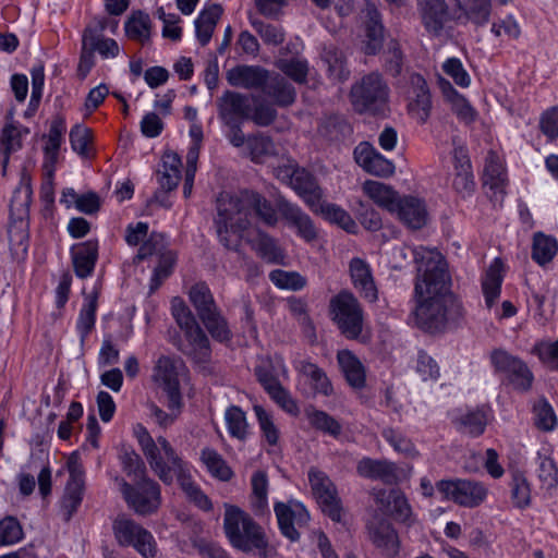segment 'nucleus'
Segmentation results:
<instances>
[{
    "mask_svg": "<svg viewBox=\"0 0 558 558\" xmlns=\"http://www.w3.org/2000/svg\"><path fill=\"white\" fill-rule=\"evenodd\" d=\"M416 277L414 283L416 325L428 332L458 328L465 311L460 299L451 291V277L445 257L435 250L414 251Z\"/></svg>",
    "mask_w": 558,
    "mask_h": 558,
    "instance_id": "f257e3e1",
    "label": "nucleus"
},
{
    "mask_svg": "<svg viewBox=\"0 0 558 558\" xmlns=\"http://www.w3.org/2000/svg\"><path fill=\"white\" fill-rule=\"evenodd\" d=\"M278 208L262 194L243 190L238 195L221 194L217 199L215 226L219 242L228 250L238 252L241 233L251 226L254 214L267 227L278 223Z\"/></svg>",
    "mask_w": 558,
    "mask_h": 558,
    "instance_id": "f03ea898",
    "label": "nucleus"
},
{
    "mask_svg": "<svg viewBox=\"0 0 558 558\" xmlns=\"http://www.w3.org/2000/svg\"><path fill=\"white\" fill-rule=\"evenodd\" d=\"M223 529L230 544L244 553L258 551L267 558L268 539L263 527L236 506L226 505Z\"/></svg>",
    "mask_w": 558,
    "mask_h": 558,
    "instance_id": "7ed1b4c3",
    "label": "nucleus"
},
{
    "mask_svg": "<svg viewBox=\"0 0 558 558\" xmlns=\"http://www.w3.org/2000/svg\"><path fill=\"white\" fill-rule=\"evenodd\" d=\"M349 97L357 113L377 114L388 102L389 86L380 73L371 72L351 86Z\"/></svg>",
    "mask_w": 558,
    "mask_h": 558,
    "instance_id": "20e7f679",
    "label": "nucleus"
},
{
    "mask_svg": "<svg viewBox=\"0 0 558 558\" xmlns=\"http://www.w3.org/2000/svg\"><path fill=\"white\" fill-rule=\"evenodd\" d=\"M332 322L348 339H356L362 332L364 314L359 300L348 290L340 291L329 302Z\"/></svg>",
    "mask_w": 558,
    "mask_h": 558,
    "instance_id": "39448f33",
    "label": "nucleus"
},
{
    "mask_svg": "<svg viewBox=\"0 0 558 558\" xmlns=\"http://www.w3.org/2000/svg\"><path fill=\"white\" fill-rule=\"evenodd\" d=\"M120 489L128 506L140 515L155 513L161 505L160 486L148 476L133 481V484L121 480Z\"/></svg>",
    "mask_w": 558,
    "mask_h": 558,
    "instance_id": "423d86ee",
    "label": "nucleus"
},
{
    "mask_svg": "<svg viewBox=\"0 0 558 558\" xmlns=\"http://www.w3.org/2000/svg\"><path fill=\"white\" fill-rule=\"evenodd\" d=\"M444 499L464 508L478 507L487 497V487L477 481L465 478L440 480L435 485Z\"/></svg>",
    "mask_w": 558,
    "mask_h": 558,
    "instance_id": "0eeeda50",
    "label": "nucleus"
},
{
    "mask_svg": "<svg viewBox=\"0 0 558 558\" xmlns=\"http://www.w3.org/2000/svg\"><path fill=\"white\" fill-rule=\"evenodd\" d=\"M32 201V190L27 186L24 190L14 192L10 204L11 222L8 229L10 244L13 246H23L25 251L28 244V218L29 205Z\"/></svg>",
    "mask_w": 558,
    "mask_h": 558,
    "instance_id": "6e6552de",
    "label": "nucleus"
},
{
    "mask_svg": "<svg viewBox=\"0 0 558 558\" xmlns=\"http://www.w3.org/2000/svg\"><path fill=\"white\" fill-rule=\"evenodd\" d=\"M69 480L65 485L64 494L60 501V514L62 520L69 522L77 511L83 501L84 495V469L80 462L77 452H73L68 460Z\"/></svg>",
    "mask_w": 558,
    "mask_h": 558,
    "instance_id": "1a4fd4ad",
    "label": "nucleus"
},
{
    "mask_svg": "<svg viewBox=\"0 0 558 558\" xmlns=\"http://www.w3.org/2000/svg\"><path fill=\"white\" fill-rule=\"evenodd\" d=\"M308 481L312 493L322 508V511L333 522H341V501L328 475L317 468H311L308 471Z\"/></svg>",
    "mask_w": 558,
    "mask_h": 558,
    "instance_id": "9d476101",
    "label": "nucleus"
},
{
    "mask_svg": "<svg viewBox=\"0 0 558 558\" xmlns=\"http://www.w3.org/2000/svg\"><path fill=\"white\" fill-rule=\"evenodd\" d=\"M490 362L495 371L505 374L515 389L526 391L531 388L533 374L521 359L502 349H496L490 354Z\"/></svg>",
    "mask_w": 558,
    "mask_h": 558,
    "instance_id": "9b49d317",
    "label": "nucleus"
},
{
    "mask_svg": "<svg viewBox=\"0 0 558 558\" xmlns=\"http://www.w3.org/2000/svg\"><path fill=\"white\" fill-rule=\"evenodd\" d=\"M281 534L291 542L300 539L299 529L308 524L310 513L306 508L298 501L290 504L276 502L274 507Z\"/></svg>",
    "mask_w": 558,
    "mask_h": 558,
    "instance_id": "f8f14e48",
    "label": "nucleus"
},
{
    "mask_svg": "<svg viewBox=\"0 0 558 558\" xmlns=\"http://www.w3.org/2000/svg\"><path fill=\"white\" fill-rule=\"evenodd\" d=\"M172 340L177 349L195 364H206L211 357L210 341L201 326L183 331Z\"/></svg>",
    "mask_w": 558,
    "mask_h": 558,
    "instance_id": "ddd939ff",
    "label": "nucleus"
},
{
    "mask_svg": "<svg viewBox=\"0 0 558 558\" xmlns=\"http://www.w3.org/2000/svg\"><path fill=\"white\" fill-rule=\"evenodd\" d=\"M180 366H183V362L180 359H172L166 355L160 356L156 364V372L162 380V389L167 395V407L169 410H179L182 407V396L178 379Z\"/></svg>",
    "mask_w": 558,
    "mask_h": 558,
    "instance_id": "4468645a",
    "label": "nucleus"
},
{
    "mask_svg": "<svg viewBox=\"0 0 558 558\" xmlns=\"http://www.w3.org/2000/svg\"><path fill=\"white\" fill-rule=\"evenodd\" d=\"M276 207L287 225L293 228L302 240L313 242L317 239L318 233L314 221L301 207L284 197L277 199Z\"/></svg>",
    "mask_w": 558,
    "mask_h": 558,
    "instance_id": "2eb2a0df",
    "label": "nucleus"
},
{
    "mask_svg": "<svg viewBox=\"0 0 558 558\" xmlns=\"http://www.w3.org/2000/svg\"><path fill=\"white\" fill-rule=\"evenodd\" d=\"M417 12L425 31L439 36L447 22L453 20L446 0H416Z\"/></svg>",
    "mask_w": 558,
    "mask_h": 558,
    "instance_id": "dca6fc26",
    "label": "nucleus"
},
{
    "mask_svg": "<svg viewBox=\"0 0 558 558\" xmlns=\"http://www.w3.org/2000/svg\"><path fill=\"white\" fill-rule=\"evenodd\" d=\"M376 502L380 510L393 520L408 525L413 523L411 506L401 490L395 488L389 492L379 490Z\"/></svg>",
    "mask_w": 558,
    "mask_h": 558,
    "instance_id": "f3484780",
    "label": "nucleus"
},
{
    "mask_svg": "<svg viewBox=\"0 0 558 558\" xmlns=\"http://www.w3.org/2000/svg\"><path fill=\"white\" fill-rule=\"evenodd\" d=\"M218 117L222 123L248 120L250 99L233 90H226L217 99Z\"/></svg>",
    "mask_w": 558,
    "mask_h": 558,
    "instance_id": "a211bd4d",
    "label": "nucleus"
},
{
    "mask_svg": "<svg viewBox=\"0 0 558 558\" xmlns=\"http://www.w3.org/2000/svg\"><path fill=\"white\" fill-rule=\"evenodd\" d=\"M353 155L356 163L373 175L389 177L395 171L393 163L380 155L369 143L359 144Z\"/></svg>",
    "mask_w": 558,
    "mask_h": 558,
    "instance_id": "6ab92c4d",
    "label": "nucleus"
},
{
    "mask_svg": "<svg viewBox=\"0 0 558 558\" xmlns=\"http://www.w3.org/2000/svg\"><path fill=\"white\" fill-rule=\"evenodd\" d=\"M352 284L360 296L369 303L378 299V290L373 278L371 266L362 258L354 257L349 263Z\"/></svg>",
    "mask_w": 558,
    "mask_h": 558,
    "instance_id": "aec40b11",
    "label": "nucleus"
},
{
    "mask_svg": "<svg viewBox=\"0 0 558 558\" xmlns=\"http://www.w3.org/2000/svg\"><path fill=\"white\" fill-rule=\"evenodd\" d=\"M137 439L150 469L156 473V475L163 484L171 485L173 482L171 468L163 461L160 453V448L156 441L143 427H141V430L137 434Z\"/></svg>",
    "mask_w": 558,
    "mask_h": 558,
    "instance_id": "412c9836",
    "label": "nucleus"
},
{
    "mask_svg": "<svg viewBox=\"0 0 558 558\" xmlns=\"http://www.w3.org/2000/svg\"><path fill=\"white\" fill-rule=\"evenodd\" d=\"M269 71L259 65H236L227 72V81L231 86L245 89H263L267 83Z\"/></svg>",
    "mask_w": 558,
    "mask_h": 558,
    "instance_id": "4be33fe9",
    "label": "nucleus"
},
{
    "mask_svg": "<svg viewBox=\"0 0 558 558\" xmlns=\"http://www.w3.org/2000/svg\"><path fill=\"white\" fill-rule=\"evenodd\" d=\"M395 213L410 229L417 230L427 223L428 213L425 203L417 197H401L395 208Z\"/></svg>",
    "mask_w": 558,
    "mask_h": 558,
    "instance_id": "5701e85b",
    "label": "nucleus"
},
{
    "mask_svg": "<svg viewBox=\"0 0 558 558\" xmlns=\"http://www.w3.org/2000/svg\"><path fill=\"white\" fill-rule=\"evenodd\" d=\"M356 472L362 477L379 480L389 485L398 481V468L396 463L387 460H376L365 457L357 462Z\"/></svg>",
    "mask_w": 558,
    "mask_h": 558,
    "instance_id": "b1692460",
    "label": "nucleus"
},
{
    "mask_svg": "<svg viewBox=\"0 0 558 558\" xmlns=\"http://www.w3.org/2000/svg\"><path fill=\"white\" fill-rule=\"evenodd\" d=\"M413 99L409 104V112L420 123H425L429 117L432 100L426 81L420 74L411 76Z\"/></svg>",
    "mask_w": 558,
    "mask_h": 558,
    "instance_id": "393cba45",
    "label": "nucleus"
},
{
    "mask_svg": "<svg viewBox=\"0 0 558 558\" xmlns=\"http://www.w3.org/2000/svg\"><path fill=\"white\" fill-rule=\"evenodd\" d=\"M295 193L304 201L308 208L315 209L323 199L324 193L315 177L304 168L296 170L290 185Z\"/></svg>",
    "mask_w": 558,
    "mask_h": 558,
    "instance_id": "a878e982",
    "label": "nucleus"
},
{
    "mask_svg": "<svg viewBox=\"0 0 558 558\" xmlns=\"http://www.w3.org/2000/svg\"><path fill=\"white\" fill-rule=\"evenodd\" d=\"M98 259V242L86 241L72 248V260L75 275L78 278L89 277Z\"/></svg>",
    "mask_w": 558,
    "mask_h": 558,
    "instance_id": "bb28decb",
    "label": "nucleus"
},
{
    "mask_svg": "<svg viewBox=\"0 0 558 558\" xmlns=\"http://www.w3.org/2000/svg\"><path fill=\"white\" fill-rule=\"evenodd\" d=\"M337 361L347 383L354 389H362L366 385L365 367L359 357L349 350H341Z\"/></svg>",
    "mask_w": 558,
    "mask_h": 558,
    "instance_id": "cd10ccee",
    "label": "nucleus"
},
{
    "mask_svg": "<svg viewBox=\"0 0 558 558\" xmlns=\"http://www.w3.org/2000/svg\"><path fill=\"white\" fill-rule=\"evenodd\" d=\"M263 92L272 100L274 105L279 107H289L294 104L296 98L294 86L279 74L272 77L268 74Z\"/></svg>",
    "mask_w": 558,
    "mask_h": 558,
    "instance_id": "c85d7f7f",
    "label": "nucleus"
},
{
    "mask_svg": "<svg viewBox=\"0 0 558 558\" xmlns=\"http://www.w3.org/2000/svg\"><path fill=\"white\" fill-rule=\"evenodd\" d=\"M371 538L386 557L395 558L399 554L400 542L398 533L390 523L386 521L378 522L371 530Z\"/></svg>",
    "mask_w": 558,
    "mask_h": 558,
    "instance_id": "c756f323",
    "label": "nucleus"
},
{
    "mask_svg": "<svg viewBox=\"0 0 558 558\" xmlns=\"http://www.w3.org/2000/svg\"><path fill=\"white\" fill-rule=\"evenodd\" d=\"M506 182V172L498 155L489 150L485 158L483 185L488 187L496 195L498 193H505Z\"/></svg>",
    "mask_w": 558,
    "mask_h": 558,
    "instance_id": "7c9ffc66",
    "label": "nucleus"
},
{
    "mask_svg": "<svg viewBox=\"0 0 558 558\" xmlns=\"http://www.w3.org/2000/svg\"><path fill=\"white\" fill-rule=\"evenodd\" d=\"M295 369L310 381L315 393L325 397L332 395V385L325 371L317 364L303 360L298 362Z\"/></svg>",
    "mask_w": 558,
    "mask_h": 558,
    "instance_id": "2f4dec72",
    "label": "nucleus"
},
{
    "mask_svg": "<svg viewBox=\"0 0 558 558\" xmlns=\"http://www.w3.org/2000/svg\"><path fill=\"white\" fill-rule=\"evenodd\" d=\"M222 12V7L218 3H214L204 9L195 20V33L202 46H206L210 41Z\"/></svg>",
    "mask_w": 558,
    "mask_h": 558,
    "instance_id": "473e14b6",
    "label": "nucleus"
},
{
    "mask_svg": "<svg viewBox=\"0 0 558 558\" xmlns=\"http://www.w3.org/2000/svg\"><path fill=\"white\" fill-rule=\"evenodd\" d=\"M363 192L378 206L395 213V208L400 201V196L396 191L385 183L367 180L363 184Z\"/></svg>",
    "mask_w": 558,
    "mask_h": 558,
    "instance_id": "72a5a7b5",
    "label": "nucleus"
},
{
    "mask_svg": "<svg viewBox=\"0 0 558 558\" xmlns=\"http://www.w3.org/2000/svg\"><path fill=\"white\" fill-rule=\"evenodd\" d=\"M322 60L327 65L329 77L336 82L343 83L350 77V70L347 66L344 53L335 46H327L322 51Z\"/></svg>",
    "mask_w": 558,
    "mask_h": 558,
    "instance_id": "f704fd0d",
    "label": "nucleus"
},
{
    "mask_svg": "<svg viewBox=\"0 0 558 558\" xmlns=\"http://www.w3.org/2000/svg\"><path fill=\"white\" fill-rule=\"evenodd\" d=\"M181 158L175 153H166L162 157L161 168L158 170V182L165 192L177 189L181 179Z\"/></svg>",
    "mask_w": 558,
    "mask_h": 558,
    "instance_id": "c9c22d12",
    "label": "nucleus"
},
{
    "mask_svg": "<svg viewBox=\"0 0 558 558\" xmlns=\"http://www.w3.org/2000/svg\"><path fill=\"white\" fill-rule=\"evenodd\" d=\"M312 211L322 214L326 220L339 226L349 233L354 234L357 232V225L350 214L336 204L325 203L322 199L319 205L316 206L315 209H312Z\"/></svg>",
    "mask_w": 558,
    "mask_h": 558,
    "instance_id": "e433bc0d",
    "label": "nucleus"
},
{
    "mask_svg": "<svg viewBox=\"0 0 558 558\" xmlns=\"http://www.w3.org/2000/svg\"><path fill=\"white\" fill-rule=\"evenodd\" d=\"M252 495L251 508L255 515H263L268 512V477L266 472L256 471L251 478Z\"/></svg>",
    "mask_w": 558,
    "mask_h": 558,
    "instance_id": "4c0bfd02",
    "label": "nucleus"
},
{
    "mask_svg": "<svg viewBox=\"0 0 558 558\" xmlns=\"http://www.w3.org/2000/svg\"><path fill=\"white\" fill-rule=\"evenodd\" d=\"M558 251V243L554 236L537 232L533 236L532 259L539 266L550 263Z\"/></svg>",
    "mask_w": 558,
    "mask_h": 558,
    "instance_id": "58836bf2",
    "label": "nucleus"
},
{
    "mask_svg": "<svg viewBox=\"0 0 558 558\" xmlns=\"http://www.w3.org/2000/svg\"><path fill=\"white\" fill-rule=\"evenodd\" d=\"M189 295L199 319L219 310L209 287L205 282L194 284Z\"/></svg>",
    "mask_w": 558,
    "mask_h": 558,
    "instance_id": "ea45409f",
    "label": "nucleus"
},
{
    "mask_svg": "<svg viewBox=\"0 0 558 558\" xmlns=\"http://www.w3.org/2000/svg\"><path fill=\"white\" fill-rule=\"evenodd\" d=\"M150 27L149 15L141 10L133 12L124 25L126 36L143 44L150 38Z\"/></svg>",
    "mask_w": 558,
    "mask_h": 558,
    "instance_id": "a19ab883",
    "label": "nucleus"
},
{
    "mask_svg": "<svg viewBox=\"0 0 558 558\" xmlns=\"http://www.w3.org/2000/svg\"><path fill=\"white\" fill-rule=\"evenodd\" d=\"M305 415L312 427L337 438L341 432V424L327 412L311 407L305 410Z\"/></svg>",
    "mask_w": 558,
    "mask_h": 558,
    "instance_id": "79ce46f5",
    "label": "nucleus"
},
{
    "mask_svg": "<svg viewBox=\"0 0 558 558\" xmlns=\"http://www.w3.org/2000/svg\"><path fill=\"white\" fill-rule=\"evenodd\" d=\"M228 432L231 437L244 441L248 436V424L245 412L238 405H230L225 413Z\"/></svg>",
    "mask_w": 558,
    "mask_h": 558,
    "instance_id": "37998d69",
    "label": "nucleus"
},
{
    "mask_svg": "<svg viewBox=\"0 0 558 558\" xmlns=\"http://www.w3.org/2000/svg\"><path fill=\"white\" fill-rule=\"evenodd\" d=\"M319 133L330 142H339L352 134V126L343 117L331 116L322 123Z\"/></svg>",
    "mask_w": 558,
    "mask_h": 558,
    "instance_id": "c03bdc74",
    "label": "nucleus"
},
{
    "mask_svg": "<svg viewBox=\"0 0 558 558\" xmlns=\"http://www.w3.org/2000/svg\"><path fill=\"white\" fill-rule=\"evenodd\" d=\"M250 24L258 34L265 45L280 46L286 39V32L281 26L266 23L256 16H250Z\"/></svg>",
    "mask_w": 558,
    "mask_h": 558,
    "instance_id": "a18cd8bd",
    "label": "nucleus"
},
{
    "mask_svg": "<svg viewBox=\"0 0 558 558\" xmlns=\"http://www.w3.org/2000/svg\"><path fill=\"white\" fill-rule=\"evenodd\" d=\"M511 500L518 509H525L531 505V485L521 471H514L510 483Z\"/></svg>",
    "mask_w": 558,
    "mask_h": 558,
    "instance_id": "49530a36",
    "label": "nucleus"
},
{
    "mask_svg": "<svg viewBox=\"0 0 558 558\" xmlns=\"http://www.w3.org/2000/svg\"><path fill=\"white\" fill-rule=\"evenodd\" d=\"M98 293L94 291L86 296V302L83 305L77 319V331L81 336V341L84 342L88 333L92 331L96 320Z\"/></svg>",
    "mask_w": 558,
    "mask_h": 558,
    "instance_id": "de8ad7c7",
    "label": "nucleus"
},
{
    "mask_svg": "<svg viewBox=\"0 0 558 558\" xmlns=\"http://www.w3.org/2000/svg\"><path fill=\"white\" fill-rule=\"evenodd\" d=\"M247 148L252 161L256 163L264 162L265 158L274 156L276 154V146L271 137L262 133L250 135L247 137Z\"/></svg>",
    "mask_w": 558,
    "mask_h": 558,
    "instance_id": "09e8293b",
    "label": "nucleus"
},
{
    "mask_svg": "<svg viewBox=\"0 0 558 558\" xmlns=\"http://www.w3.org/2000/svg\"><path fill=\"white\" fill-rule=\"evenodd\" d=\"M538 480L541 482V488L547 494L551 495L558 486V468L555 461L546 456L538 453Z\"/></svg>",
    "mask_w": 558,
    "mask_h": 558,
    "instance_id": "8fccbe9b",
    "label": "nucleus"
},
{
    "mask_svg": "<svg viewBox=\"0 0 558 558\" xmlns=\"http://www.w3.org/2000/svg\"><path fill=\"white\" fill-rule=\"evenodd\" d=\"M178 483L185 493L187 499L203 511H210L213 504L208 496L192 480L190 471L180 476Z\"/></svg>",
    "mask_w": 558,
    "mask_h": 558,
    "instance_id": "3c124183",
    "label": "nucleus"
},
{
    "mask_svg": "<svg viewBox=\"0 0 558 558\" xmlns=\"http://www.w3.org/2000/svg\"><path fill=\"white\" fill-rule=\"evenodd\" d=\"M112 527L114 536L121 546L133 545L142 532L145 531V529H143L135 521L126 518H118L113 522Z\"/></svg>",
    "mask_w": 558,
    "mask_h": 558,
    "instance_id": "603ef678",
    "label": "nucleus"
},
{
    "mask_svg": "<svg viewBox=\"0 0 558 558\" xmlns=\"http://www.w3.org/2000/svg\"><path fill=\"white\" fill-rule=\"evenodd\" d=\"M201 459L213 476L221 481H229L232 477V470L215 449L204 448L201 452Z\"/></svg>",
    "mask_w": 558,
    "mask_h": 558,
    "instance_id": "864d4df0",
    "label": "nucleus"
},
{
    "mask_svg": "<svg viewBox=\"0 0 558 558\" xmlns=\"http://www.w3.org/2000/svg\"><path fill=\"white\" fill-rule=\"evenodd\" d=\"M254 248L263 259L270 264H279L283 259L282 250L278 246L276 240L260 230L257 232Z\"/></svg>",
    "mask_w": 558,
    "mask_h": 558,
    "instance_id": "5fc2aeb1",
    "label": "nucleus"
},
{
    "mask_svg": "<svg viewBox=\"0 0 558 558\" xmlns=\"http://www.w3.org/2000/svg\"><path fill=\"white\" fill-rule=\"evenodd\" d=\"M175 262L177 255L172 251L162 253L159 256L158 265L155 267L150 279V293H154L162 284V282L172 274Z\"/></svg>",
    "mask_w": 558,
    "mask_h": 558,
    "instance_id": "6e6d98bb",
    "label": "nucleus"
},
{
    "mask_svg": "<svg viewBox=\"0 0 558 558\" xmlns=\"http://www.w3.org/2000/svg\"><path fill=\"white\" fill-rule=\"evenodd\" d=\"M254 413L256 415L263 437L269 446H276L279 441V429L274 422L272 414L266 411L262 405L254 404Z\"/></svg>",
    "mask_w": 558,
    "mask_h": 558,
    "instance_id": "4d7b16f0",
    "label": "nucleus"
},
{
    "mask_svg": "<svg viewBox=\"0 0 558 558\" xmlns=\"http://www.w3.org/2000/svg\"><path fill=\"white\" fill-rule=\"evenodd\" d=\"M204 326L213 337L218 342H227L231 339L232 333L228 327V323L225 317L221 315L220 311H216L205 317L201 318Z\"/></svg>",
    "mask_w": 558,
    "mask_h": 558,
    "instance_id": "13d9d810",
    "label": "nucleus"
},
{
    "mask_svg": "<svg viewBox=\"0 0 558 558\" xmlns=\"http://www.w3.org/2000/svg\"><path fill=\"white\" fill-rule=\"evenodd\" d=\"M502 277L496 266H490L482 282L485 303L490 308L498 300L501 291Z\"/></svg>",
    "mask_w": 558,
    "mask_h": 558,
    "instance_id": "bf43d9fd",
    "label": "nucleus"
},
{
    "mask_svg": "<svg viewBox=\"0 0 558 558\" xmlns=\"http://www.w3.org/2000/svg\"><path fill=\"white\" fill-rule=\"evenodd\" d=\"M454 422L460 430L473 437L482 435L486 427V417L482 411H470Z\"/></svg>",
    "mask_w": 558,
    "mask_h": 558,
    "instance_id": "052dcab7",
    "label": "nucleus"
},
{
    "mask_svg": "<svg viewBox=\"0 0 558 558\" xmlns=\"http://www.w3.org/2000/svg\"><path fill=\"white\" fill-rule=\"evenodd\" d=\"M277 68L295 83L304 84L307 81L308 63L305 59H281L277 62Z\"/></svg>",
    "mask_w": 558,
    "mask_h": 558,
    "instance_id": "680f3d73",
    "label": "nucleus"
},
{
    "mask_svg": "<svg viewBox=\"0 0 558 558\" xmlns=\"http://www.w3.org/2000/svg\"><path fill=\"white\" fill-rule=\"evenodd\" d=\"M254 108L250 107L248 120L258 126H268L277 119V110L274 104L260 100L259 97H253Z\"/></svg>",
    "mask_w": 558,
    "mask_h": 558,
    "instance_id": "e2e57ef3",
    "label": "nucleus"
},
{
    "mask_svg": "<svg viewBox=\"0 0 558 558\" xmlns=\"http://www.w3.org/2000/svg\"><path fill=\"white\" fill-rule=\"evenodd\" d=\"M168 251L169 250H167V240L165 234L154 231L150 233L149 238L140 246L138 252L134 257V263L138 264L154 254L160 256L162 253Z\"/></svg>",
    "mask_w": 558,
    "mask_h": 558,
    "instance_id": "0e129e2a",
    "label": "nucleus"
},
{
    "mask_svg": "<svg viewBox=\"0 0 558 558\" xmlns=\"http://www.w3.org/2000/svg\"><path fill=\"white\" fill-rule=\"evenodd\" d=\"M120 461L123 471L128 476H132L133 481L147 476L144 461L133 449H124L120 454Z\"/></svg>",
    "mask_w": 558,
    "mask_h": 558,
    "instance_id": "69168bd1",
    "label": "nucleus"
},
{
    "mask_svg": "<svg viewBox=\"0 0 558 558\" xmlns=\"http://www.w3.org/2000/svg\"><path fill=\"white\" fill-rule=\"evenodd\" d=\"M269 279L280 289L301 290L306 284V279L295 271L275 269L270 271Z\"/></svg>",
    "mask_w": 558,
    "mask_h": 558,
    "instance_id": "338daca9",
    "label": "nucleus"
},
{
    "mask_svg": "<svg viewBox=\"0 0 558 558\" xmlns=\"http://www.w3.org/2000/svg\"><path fill=\"white\" fill-rule=\"evenodd\" d=\"M64 131L65 123L63 119L58 118L52 121L48 134V140L44 148L47 158H49L51 162H56L58 158V153L61 146L62 135Z\"/></svg>",
    "mask_w": 558,
    "mask_h": 558,
    "instance_id": "774afa93",
    "label": "nucleus"
}]
</instances>
